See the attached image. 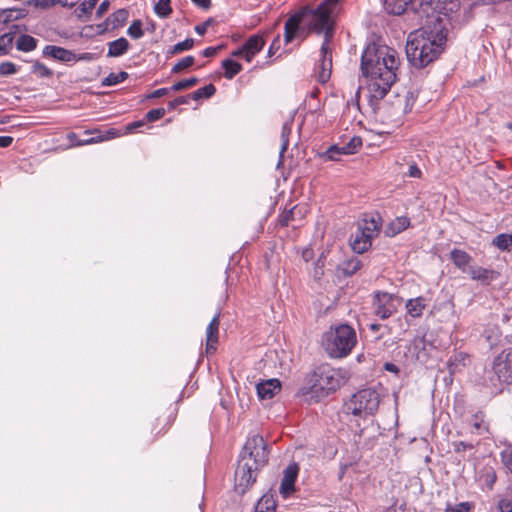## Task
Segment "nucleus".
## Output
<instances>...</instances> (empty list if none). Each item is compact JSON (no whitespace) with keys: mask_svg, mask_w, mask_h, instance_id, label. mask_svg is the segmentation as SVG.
I'll list each match as a JSON object with an SVG mask.
<instances>
[{"mask_svg":"<svg viewBox=\"0 0 512 512\" xmlns=\"http://www.w3.org/2000/svg\"><path fill=\"white\" fill-rule=\"evenodd\" d=\"M43 54L65 63L72 62L75 59V53L73 51L55 45L45 46Z\"/></svg>","mask_w":512,"mask_h":512,"instance_id":"nucleus-15","label":"nucleus"},{"mask_svg":"<svg viewBox=\"0 0 512 512\" xmlns=\"http://www.w3.org/2000/svg\"><path fill=\"white\" fill-rule=\"evenodd\" d=\"M58 3H61L63 6L67 5V3L63 2L62 0H28V1H26V5L34 6L35 8H40V9H50Z\"/></svg>","mask_w":512,"mask_h":512,"instance_id":"nucleus-34","label":"nucleus"},{"mask_svg":"<svg viewBox=\"0 0 512 512\" xmlns=\"http://www.w3.org/2000/svg\"><path fill=\"white\" fill-rule=\"evenodd\" d=\"M416 102V96L413 92H407L403 98L398 100L399 106L403 105V113H409Z\"/></svg>","mask_w":512,"mask_h":512,"instance_id":"nucleus-39","label":"nucleus"},{"mask_svg":"<svg viewBox=\"0 0 512 512\" xmlns=\"http://www.w3.org/2000/svg\"><path fill=\"white\" fill-rule=\"evenodd\" d=\"M291 133V124L286 122L282 126L281 130V149H280V155L282 156L284 152L287 150L289 145V135Z\"/></svg>","mask_w":512,"mask_h":512,"instance_id":"nucleus-41","label":"nucleus"},{"mask_svg":"<svg viewBox=\"0 0 512 512\" xmlns=\"http://www.w3.org/2000/svg\"><path fill=\"white\" fill-rule=\"evenodd\" d=\"M110 2L108 0H104L98 7L96 11V16L101 18L109 9Z\"/></svg>","mask_w":512,"mask_h":512,"instance_id":"nucleus-57","label":"nucleus"},{"mask_svg":"<svg viewBox=\"0 0 512 512\" xmlns=\"http://www.w3.org/2000/svg\"><path fill=\"white\" fill-rule=\"evenodd\" d=\"M14 33L9 32L0 36V55H6L13 46Z\"/></svg>","mask_w":512,"mask_h":512,"instance_id":"nucleus-36","label":"nucleus"},{"mask_svg":"<svg viewBox=\"0 0 512 512\" xmlns=\"http://www.w3.org/2000/svg\"><path fill=\"white\" fill-rule=\"evenodd\" d=\"M191 1L203 9H208L211 6V0H191Z\"/></svg>","mask_w":512,"mask_h":512,"instance_id":"nucleus-63","label":"nucleus"},{"mask_svg":"<svg viewBox=\"0 0 512 512\" xmlns=\"http://www.w3.org/2000/svg\"><path fill=\"white\" fill-rule=\"evenodd\" d=\"M166 111L164 108H156L147 112L145 118L149 122H154L161 119L165 115Z\"/></svg>","mask_w":512,"mask_h":512,"instance_id":"nucleus-49","label":"nucleus"},{"mask_svg":"<svg viewBox=\"0 0 512 512\" xmlns=\"http://www.w3.org/2000/svg\"><path fill=\"white\" fill-rule=\"evenodd\" d=\"M193 45H194V40L192 38H187L184 41L179 42L176 45H174V47L172 49V53H180L182 51L189 50L193 47Z\"/></svg>","mask_w":512,"mask_h":512,"instance_id":"nucleus-47","label":"nucleus"},{"mask_svg":"<svg viewBox=\"0 0 512 512\" xmlns=\"http://www.w3.org/2000/svg\"><path fill=\"white\" fill-rule=\"evenodd\" d=\"M171 89L170 88H160V89H157L155 91H153L152 93H150L147 98H160L164 95H166Z\"/></svg>","mask_w":512,"mask_h":512,"instance_id":"nucleus-59","label":"nucleus"},{"mask_svg":"<svg viewBox=\"0 0 512 512\" xmlns=\"http://www.w3.org/2000/svg\"><path fill=\"white\" fill-rule=\"evenodd\" d=\"M130 49V43L129 41L124 38L120 37L114 41H111L108 43V57H120L128 52Z\"/></svg>","mask_w":512,"mask_h":512,"instance_id":"nucleus-21","label":"nucleus"},{"mask_svg":"<svg viewBox=\"0 0 512 512\" xmlns=\"http://www.w3.org/2000/svg\"><path fill=\"white\" fill-rule=\"evenodd\" d=\"M216 92V88L213 84H208L202 88L197 89L191 94L192 99L198 100L201 98H210Z\"/></svg>","mask_w":512,"mask_h":512,"instance_id":"nucleus-37","label":"nucleus"},{"mask_svg":"<svg viewBox=\"0 0 512 512\" xmlns=\"http://www.w3.org/2000/svg\"><path fill=\"white\" fill-rule=\"evenodd\" d=\"M467 274L471 279L479 281L484 285L490 284L499 277L498 272L476 265L469 266Z\"/></svg>","mask_w":512,"mask_h":512,"instance_id":"nucleus-11","label":"nucleus"},{"mask_svg":"<svg viewBox=\"0 0 512 512\" xmlns=\"http://www.w3.org/2000/svg\"><path fill=\"white\" fill-rule=\"evenodd\" d=\"M496 479V472L492 467L486 466L483 468L480 475V480L489 490L493 489Z\"/></svg>","mask_w":512,"mask_h":512,"instance_id":"nucleus-31","label":"nucleus"},{"mask_svg":"<svg viewBox=\"0 0 512 512\" xmlns=\"http://www.w3.org/2000/svg\"><path fill=\"white\" fill-rule=\"evenodd\" d=\"M338 2L339 0H324L316 9L305 7L285 22L284 41L286 44L291 43L296 38L301 24L307 25L311 31L317 34H324V40L320 48V59L314 68V74L320 83H326L332 72V48L330 43L333 36V19Z\"/></svg>","mask_w":512,"mask_h":512,"instance_id":"nucleus-1","label":"nucleus"},{"mask_svg":"<svg viewBox=\"0 0 512 512\" xmlns=\"http://www.w3.org/2000/svg\"><path fill=\"white\" fill-rule=\"evenodd\" d=\"M265 41L260 35L250 36L243 44L245 51V60L251 62L256 54H258L264 47Z\"/></svg>","mask_w":512,"mask_h":512,"instance_id":"nucleus-13","label":"nucleus"},{"mask_svg":"<svg viewBox=\"0 0 512 512\" xmlns=\"http://www.w3.org/2000/svg\"><path fill=\"white\" fill-rule=\"evenodd\" d=\"M198 83V79L196 77H191L188 79H183L181 81H178L177 83L173 84L170 89L172 91H181L190 87H193Z\"/></svg>","mask_w":512,"mask_h":512,"instance_id":"nucleus-42","label":"nucleus"},{"mask_svg":"<svg viewBox=\"0 0 512 512\" xmlns=\"http://www.w3.org/2000/svg\"><path fill=\"white\" fill-rule=\"evenodd\" d=\"M350 245L354 252L362 254L371 247L372 239L358 228L351 236Z\"/></svg>","mask_w":512,"mask_h":512,"instance_id":"nucleus-17","label":"nucleus"},{"mask_svg":"<svg viewBox=\"0 0 512 512\" xmlns=\"http://www.w3.org/2000/svg\"><path fill=\"white\" fill-rule=\"evenodd\" d=\"M381 227L382 217L378 213L365 215V217L358 224V228L372 240L378 236Z\"/></svg>","mask_w":512,"mask_h":512,"instance_id":"nucleus-10","label":"nucleus"},{"mask_svg":"<svg viewBox=\"0 0 512 512\" xmlns=\"http://www.w3.org/2000/svg\"><path fill=\"white\" fill-rule=\"evenodd\" d=\"M144 124H145L144 120H139V121H134L132 123H129L125 128V132H123V133H124V135L131 134V133L135 132L138 128L144 126Z\"/></svg>","mask_w":512,"mask_h":512,"instance_id":"nucleus-53","label":"nucleus"},{"mask_svg":"<svg viewBox=\"0 0 512 512\" xmlns=\"http://www.w3.org/2000/svg\"><path fill=\"white\" fill-rule=\"evenodd\" d=\"M362 267V262L357 257H353L351 259H348L344 262H342L339 265V271L342 272L345 276H352L355 274L358 270H360Z\"/></svg>","mask_w":512,"mask_h":512,"instance_id":"nucleus-27","label":"nucleus"},{"mask_svg":"<svg viewBox=\"0 0 512 512\" xmlns=\"http://www.w3.org/2000/svg\"><path fill=\"white\" fill-rule=\"evenodd\" d=\"M154 11L160 18H167L172 13L171 0H159Z\"/></svg>","mask_w":512,"mask_h":512,"instance_id":"nucleus-33","label":"nucleus"},{"mask_svg":"<svg viewBox=\"0 0 512 512\" xmlns=\"http://www.w3.org/2000/svg\"><path fill=\"white\" fill-rule=\"evenodd\" d=\"M68 138L72 141L73 145H75V146H85V145L94 143L93 138L78 140V141L74 142V138H76V135L74 133H70L68 135Z\"/></svg>","mask_w":512,"mask_h":512,"instance_id":"nucleus-54","label":"nucleus"},{"mask_svg":"<svg viewBox=\"0 0 512 512\" xmlns=\"http://www.w3.org/2000/svg\"><path fill=\"white\" fill-rule=\"evenodd\" d=\"M104 133V136H105V139L106 141L108 140H111V139H114V138H117V137H120L122 135H124V133L120 132L119 130L117 129H114V128H110L108 129L107 131L103 132Z\"/></svg>","mask_w":512,"mask_h":512,"instance_id":"nucleus-55","label":"nucleus"},{"mask_svg":"<svg viewBox=\"0 0 512 512\" xmlns=\"http://www.w3.org/2000/svg\"><path fill=\"white\" fill-rule=\"evenodd\" d=\"M450 259L458 269L467 274V270L471 266L472 257L466 251L453 249L450 252Z\"/></svg>","mask_w":512,"mask_h":512,"instance_id":"nucleus-20","label":"nucleus"},{"mask_svg":"<svg viewBox=\"0 0 512 512\" xmlns=\"http://www.w3.org/2000/svg\"><path fill=\"white\" fill-rule=\"evenodd\" d=\"M194 57L193 56H186L184 58H182L181 60H179L172 68V72L173 73H179L181 72L182 70L184 69H187L189 68L190 66H192L194 64Z\"/></svg>","mask_w":512,"mask_h":512,"instance_id":"nucleus-44","label":"nucleus"},{"mask_svg":"<svg viewBox=\"0 0 512 512\" xmlns=\"http://www.w3.org/2000/svg\"><path fill=\"white\" fill-rule=\"evenodd\" d=\"M281 390L278 379H269L257 385V393L260 399H271Z\"/></svg>","mask_w":512,"mask_h":512,"instance_id":"nucleus-16","label":"nucleus"},{"mask_svg":"<svg viewBox=\"0 0 512 512\" xmlns=\"http://www.w3.org/2000/svg\"><path fill=\"white\" fill-rule=\"evenodd\" d=\"M128 78V73L121 71L118 73H110L103 81L102 85L104 86H113L117 85Z\"/></svg>","mask_w":512,"mask_h":512,"instance_id":"nucleus-35","label":"nucleus"},{"mask_svg":"<svg viewBox=\"0 0 512 512\" xmlns=\"http://www.w3.org/2000/svg\"><path fill=\"white\" fill-rule=\"evenodd\" d=\"M349 378V371L345 368H334L328 364L321 365L313 372L310 380V393L317 399H322L338 390Z\"/></svg>","mask_w":512,"mask_h":512,"instance_id":"nucleus-5","label":"nucleus"},{"mask_svg":"<svg viewBox=\"0 0 512 512\" xmlns=\"http://www.w3.org/2000/svg\"><path fill=\"white\" fill-rule=\"evenodd\" d=\"M413 0H384V7L388 13L394 15L403 14Z\"/></svg>","mask_w":512,"mask_h":512,"instance_id":"nucleus-24","label":"nucleus"},{"mask_svg":"<svg viewBox=\"0 0 512 512\" xmlns=\"http://www.w3.org/2000/svg\"><path fill=\"white\" fill-rule=\"evenodd\" d=\"M220 49V47H208L203 51V55L205 57H213L216 55L217 51Z\"/></svg>","mask_w":512,"mask_h":512,"instance_id":"nucleus-64","label":"nucleus"},{"mask_svg":"<svg viewBox=\"0 0 512 512\" xmlns=\"http://www.w3.org/2000/svg\"><path fill=\"white\" fill-rule=\"evenodd\" d=\"M96 58H97L96 54L84 52V53H80V54H75V59L73 61L74 62H77V61L90 62V61L95 60Z\"/></svg>","mask_w":512,"mask_h":512,"instance_id":"nucleus-51","label":"nucleus"},{"mask_svg":"<svg viewBox=\"0 0 512 512\" xmlns=\"http://www.w3.org/2000/svg\"><path fill=\"white\" fill-rule=\"evenodd\" d=\"M491 382L512 384V348L501 351L492 361Z\"/></svg>","mask_w":512,"mask_h":512,"instance_id":"nucleus-8","label":"nucleus"},{"mask_svg":"<svg viewBox=\"0 0 512 512\" xmlns=\"http://www.w3.org/2000/svg\"><path fill=\"white\" fill-rule=\"evenodd\" d=\"M129 17V12L127 9H118L114 13L108 16L106 19V23L108 25H111L112 28H118L125 24Z\"/></svg>","mask_w":512,"mask_h":512,"instance_id":"nucleus-26","label":"nucleus"},{"mask_svg":"<svg viewBox=\"0 0 512 512\" xmlns=\"http://www.w3.org/2000/svg\"><path fill=\"white\" fill-rule=\"evenodd\" d=\"M322 344L331 358H344L352 352L357 344L356 331L348 324L331 326L324 334Z\"/></svg>","mask_w":512,"mask_h":512,"instance_id":"nucleus-6","label":"nucleus"},{"mask_svg":"<svg viewBox=\"0 0 512 512\" xmlns=\"http://www.w3.org/2000/svg\"><path fill=\"white\" fill-rule=\"evenodd\" d=\"M127 34L132 39H140L144 35V31L142 29V21L141 20H134L131 25L127 29Z\"/></svg>","mask_w":512,"mask_h":512,"instance_id":"nucleus-40","label":"nucleus"},{"mask_svg":"<svg viewBox=\"0 0 512 512\" xmlns=\"http://www.w3.org/2000/svg\"><path fill=\"white\" fill-rule=\"evenodd\" d=\"M98 0H85L80 6L75 10L76 16L80 19L85 15L91 14L92 10L95 8Z\"/></svg>","mask_w":512,"mask_h":512,"instance_id":"nucleus-38","label":"nucleus"},{"mask_svg":"<svg viewBox=\"0 0 512 512\" xmlns=\"http://www.w3.org/2000/svg\"><path fill=\"white\" fill-rule=\"evenodd\" d=\"M28 11L24 8L22 9H4L0 11V24H6L8 22L18 20L24 18L27 15Z\"/></svg>","mask_w":512,"mask_h":512,"instance_id":"nucleus-25","label":"nucleus"},{"mask_svg":"<svg viewBox=\"0 0 512 512\" xmlns=\"http://www.w3.org/2000/svg\"><path fill=\"white\" fill-rule=\"evenodd\" d=\"M13 142V138L11 136H0V148H6L10 146Z\"/></svg>","mask_w":512,"mask_h":512,"instance_id":"nucleus-61","label":"nucleus"},{"mask_svg":"<svg viewBox=\"0 0 512 512\" xmlns=\"http://www.w3.org/2000/svg\"><path fill=\"white\" fill-rule=\"evenodd\" d=\"M32 73L42 78L52 76V71L46 65L40 62L34 63V65L32 66Z\"/></svg>","mask_w":512,"mask_h":512,"instance_id":"nucleus-45","label":"nucleus"},{"mask_svg":"<svg viewBox=\"0 0 512 512\" xmlns=\"http://www.w3.org/2000/svg\"><path fill=\"white\" fill-rule=\"evenodd\" d=\"M410 225L409 218L405 216L396 217L393 219L385 229V235L388 237H394L407 229Z\"/></svg>","mask_w":512,"mask_h":512,"instance_id":"nucleus-22","label":"nucleus"},{"mask_svg":"<svg viewBox=\"0 0 512 512\" xmlns=\"http://www.w3.org/2000/svg\"><path fill=\"white\" fill-rule=\"evenodd\" d=\"M219 314L215 315L206 328V351L214 352L218 343Z\"/></svg>","mask_w":512,"mask_h":512,"instance_id":"nucleus-14","label":"nucleus"},{"mask_svg":"<svg viewBox=\"0 0 512 512\" xmlns=\"http://www.w3.org/2000/svg\"><path fill=\"white\" fill-rule=\"evenodd\" d=\"M408 175L413 178H420L422 172L416 163H413L409 166Z\"/></svg>","mask_w":512,"mask_h":512,"instance_id":"nucleus-56","label":"nucleus"},{"mask_svg":"<svg viewBox=\"0 0 512 512\" xmlns=\"http://www.w3.org/2000/svg\"><path fill=\"white\" fill-rule=\"evenodd\" d=\"M37 47V40L27 34L21 35L16 41V48L22 52H31Z\"/></svg>","mask_w":512,"mask_h":512,"instance_id":"nucleus-28","label":"nucleus"},{"mask_svg":"<svg viewBox=\"0 0 512 512\" xmlns=\"http://www.w3.org/2000/svg\"><path fill=\"white\" fill-rule=\"evenodd\" d=\"M298 465L291 464L284 470V475L280 485V493L286 497L294 491V484L298 475Z\"/></svg>","mask_w":512,"mask_h":512,"instance_id":"nucleus-12","label":"nucleus"},{"mask_svg":"<svg viewBox=\"0 0 512 512\" xmlns=\"http://www.w3.org/2000/svg\"><path fill=\"white\" fill-rule=\"evenodd\" d=\"M401 303V298L395 294L377 291L373 296V311L380 319L391 317Z\"/></svg>","mask_w":512,"mask_h":512,"instance_id":"nucleus-9","label":"nucleus"},{"mask_svg":"<svg viewBox=\"0 0 512 512\" xmlns=\"http://www.w3.org/2000/svg\"><path fill=\"white\" fill-rule=\"evenodd\" d=\"M279 37H277L273 42L272 44L270 45L269 49H268V57H271L275 54V52L278 50L279 48Z\"/></svg>","mask_w":512,"mask_h":512,"instance_id":"nucleus-62","label":"nucleus"},{"mask_svg":"<svg viewBox=\"0 0 512 512\" xmlns=\"http://www.w3.org/2000/svg\"><path fill=\"white\" fill-rule=\"evenodd\" d=\"M188 101L185 97L180 96L169 102V108L173 109L178 105L187 104Z\"/></svg>","mask_w":512,"mask_h":512,"instance_id":"nucleus-60","label":"nucleus"},{"mask_svg":"<svg viewBox=\"0 0 512 512\" xmlns=\"http://www.w3.org/2000/svg\"><path fill=\"white\" fill-rule=\"evenodd\" d=\"M345 146H350V148L353 149V154H354L362 146V141L360 138L354 137Z\"/></svg>","mask_w":512,"mask_h":512,"instance_id":"nucleus-58","label":"nucleus"},{"mask_svg":"<svg viewBox=\"0 0 512 512\" xmlns=\"http://www.w3.org/2000/svg\"><path fill=\"white\" fill-rule=\"evenodd\" d=\"M353 154V149L350 146H337L332 145L326 151L318 154L319 158L326 161H339L340 156Z\"/></svg>","mask_w":512,"mask_h":512,"instance_id":"nucleus-18","label":"nucleus"},{"mask_svg":"<svg viewBox=\"0 0 512 512\" xmlns=\"http://www.w3.org/2000/svg\"><path fill=\"white\" fill-rule=\"evenodd\" d=\"M471 422L474 428L473 432L477 434H482L483 431L487 430V426L484 423L483 415L481 413L473 415Z\"/></svg>","mask_w":512,"mask_h":512,"instance_id":"nucleus-43","label":"nucleus"},{"mask_svg":"<svg viewBox=\"0 0 512 512\" xmlns=\"http://www.w3.org/2000/svg\"><path fill=\"white\" fill-rule=\"evenodd\" d=\"M275 501L271 495H264L257 503L255 512H275Z\"/></svg>","mask_w":512,"mask_h":512,"instance_id":"nucleus-32","label":"nucleus"},{"mask_svg":"<svg viewBox=\"0 0 512 512\" xmlns=\"http://www.w3.org/2000/svg\"><path fill=\"white\" fill-rule=\"evenodd\" d=\"M498 509L500 512H512V497H501L498 501Z\"/></svg>","mask_w":512,"mask_h":512,"instance_id":"nucleus-48","label":"nucleus"},{"mask_svg":"<svg viewBox=\"0 0 512 512\" xmlns=\"http://www.w3.org/2000/svg\"><path fill=\"white\" fill-rule=\"evenodd\" d=\"M222 67L224 68V76L225 78L231 80L234 78L241 70L242 65L232 59H225L222 62Z\"/></svg>","mask_w":512,"mask_h":512,"instance_id":"nucleus-29","label":"nucleus"},{"mask_svg":"<svg viewBox=\"0 0 512 512\" xmlns=\"http://www.w3.org/2000/svg\"><path fill=\"white\" fill-rule=\"evenodd\" d=\"M447 40L443 20L438 16L426 26L411 32L406 43L408 61L416 68H423L442 52Z\"/></svg>","mask_w":512,"mask_h":512,"instance_id":"nucleus-3","label":"nucleus"},{"mask_svg":"<svg viewBox=\"0 0 512 512\" xmlns=\"http://www.w3.org/2000/svg\"><path fill=\"white\" fill-rule=\"evenodd\" d=\"M17 72V67L13 62L6 61L0 64V76H9Z\"/></svg>","mask_w":512,"mask_h":512,"instance_id":"nucleus-46","label":"nucleus"},{"mask_svg":"<svg viewBox=\"0 0 512 512\" xmlns=\"http://www.w3.org/2000/svg\"><path fill=\"white\" fill-rule=\"evenodd\" d=\"M268 461V452L262 436L249 437L240 453L235 470V490L243 494L256 481L257 471Z\"/></svg>","mask_w":512,"mask_h":512,"instance_id":"nucleus-4","label":"nucleus"},{"mask_svg":"<svg viewBox=\"0 0 512 512\" xmlns=\"http://www.w3.org/2000/svg\"><path fill=\"white\" fill-rule=\"evenodd\" d=\"M501 457L504 466L512 473V449L504 450Z\"/></svg>","mask_w":512,"mask_h":512,"instance_id":"nucleus-50","label":"nucleus"},{"mask_svg":"<svg viewBox=\"0 0 512 512\" xmlns=\"http://www.w3.org/2000/svg\"><path fill=\"white\" fill-rule=\"evenodd\" d=\"M492 244L500 250H512V235L502 233L494 237Z\"/></svg>","mask_w":512,"mask_h":512,"instance_id":"nucleus-30","label":"nucleus"},{"mask_svg":"<svg viewBox=\"0 0 512 512\" xmlns=\"http://www.w3.org/2000/svg\"><path fill=\"white\" fill-rule=\"evenodd\" d=\"M438 14L447 16L449 13L456 11L459 3L453 0H424Z\"/></svg>","mask_w":512,"mask_h":512,"instance_id":"nucleus-19","label":"nucleus"},{"mask_svg":"<svg viewBox=\"0 0 512 512\" xmlns=\"http://www.w3.org/2000/svg\"><path fill=\"white\" fill-rule=\"evenodd\" d=\"M453 447H454V451L456 453H461V452H464L466 450L473 449V445L471 443H466V442H463V441H458V442L453 443Z\"/></svg>","mask_w":512,"mask_h":512,"instance_id":"nucleus-52","label":"nucleus"},{"mask_svg":"<svg viewBox=\"0 0 512 512\" xmlns=\"http://www.w3.org/2000/svg\"><path fill=\"white\" fill-rule=\"evenodd\" d=\"M426 307L425 299L423 297H417L409 299L406 303V311L412 318H418L423 314Z\"/></svg>","mask_w":512,"mask_h":512,"instance_id":"nucleus-23","label":"nucleus"},{"mask_svg":"<svg viewBox=\"0 0 512 512\" xmlns=\"http://www.w3.org/2000/svg\"><path fill=\"white\" fill-rule=\"evenodd\" d=\"M381 401L380 394L372 388L359 390L345 403L346 414L357 417L374 415L379 408Z\"/></svg>","mask_w":512,"mask_h":512,"instance_id":"nucleus-7","label":"nucleus"},{"mask_svg":"<svg viewBox=\"0 0 512 512\" xmlns=\"http://www.w3.org/2000/svg\"><path fill=\"white\" fill-rule=\"evenodd\" d=\"M400 58L396 50L386 45L369 44L361 57V71L367 78L365 93L375 108L397 79Z\"/></svg>","mask_w":512,"mask_h":512,"instance_id":"nucleus-2","label":"nucleus"}]
</instances>
